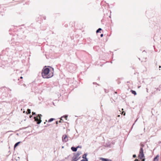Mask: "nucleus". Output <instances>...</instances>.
I'll list each match as a JSON object with an SVG mask.
<instances>
[{
  "instance_id": "nucleus-1",
  "label": "nucleus",
  "mask_w": 161,
  "mask_h": 161,
  "mask_svg": "<svg viewBox=\"0 0 161 161\" xmlns=\"http://www.w3.org/2000/svg\"><path fill=\"white\" fill-rule=\"evenodd\" d=\"M50 69L48 68H47L45 66L43 69L42 72V75L44 78H49L52 77L53 76V72L49 74Z\"/></svg>"
},
{
  "instance_id": "nucleus-2",
  "label": "nucleus",
  "mask_w": 161,
  "mask_h": 161,
  "mask_svg": "<svg viewBox=\"0 0 161 161\" xmlns=\"http://www.w3.org/2000/svg\"><path fill=\"white\" fill-rule=\"evenodd\" d=\"M81 152L80 151H78L76 154L74 153V156L73 157L71 161H77L81 158L80 155L81 154Z\"/></svg>"
},
{
  "instance_id": "nucleus-3",
  "label": "nucleus",
  "mask_w": 161,
  "mask_h": 161,
  "mask_svg": "<svg viewBox=\"0 0 161 161\" xmlns=\"http://www.w3.org/2000/svg\"><path fill=\"white\" fill-rule=\"evenodd\" d=\"M41 116H42L41 114H39L37 116H34V117L35 121L38 124H40L42 122L41 120Z\"/></svg>"
},
{
  "instance_id": "nucleus-4",
  "label": "nucleus",
  "mask_w": 161,
  "mask_h": 161,
  "mask_svg": "<svg viewBox=\"0 0 161 161\" xmlns=\"http://www.w3.org/2000/svg\"><path fill=\"white\" fill-rule=\"evenodd\" d=\"M68 140L67 136L66 135H64L62 137V141L64 142H66Z\"/></svg>"
},
{
  "instance_id": "nucleus-5",
  "label": "nucleus",
  "mask_w": 161,
  "mask_h": 161,
  "mask_svg": "<svg viewBox=\"0 0 161 161\" xmlns=\"http://www.w3.org/2000/svg\"><path fill=\"white\" fill-rule=\"evenodd\" d=\"M78 148L79 147H71V149L73 152H76Z\"/></svg>"
},
{
  "instance_id": "nucleus-6",
  "label": "nucleus",
  "mask_w": 161,
  "mask_h": 161,
  "mask_svg": "<svg viewBox=\"0 0 161 161\" xmlns=\"http://www.w3.org/2000/svg\"><path fill=\"white\" fill-rule=\"evenodd\" d=\"M139 156L141 159H142V158L144 157L143 153H140V152H139Z\"/></svg>"
},
{
  "instance_id": "nucleus-7",
  "label": "nucleus",
  "mask_w": 161,
  "mask_h": 161,
  "mask_svg": "<svg viewBox=\"0 0 161 161\" xmlns=\"http://www.w3.org/2000/svg\"><path fill=\"white\" fill-rule=\"evenodd\" d=\"M159 157V155H157L156 156L153 158V161H158Z\"/></svg>"
},
{
  "instance_id": "nucleus-8",
  "label": "nucleus",
  "mask_w": 161,
  "mask_h": 161,
  "mask_svg": "<svg viewBox=\"0 0 161 161\" xmlns=\"http://www.w3.org/2000/svg\"><path fill=\"white\" fill-rule=\"evenodd\" d=\"M101 159L103 161H112L111 159H108V158H101Z\"/></svg>"
},
{
  "instance_id": "nucleus-9",
  "label": "nucleus",
  "mask_w": 161,
  "mask_h": 161,
  "mask_svg": "<svg viewBox=\"0 0 161 161\" xmlns=\"http://www.w3.org/2000/svg\"><path fill=\"white\" fill-rule=\"evenodd\" d=\"M20 143V142H19L17 143H16L14 146V149H15V148L17 147L19 144Z\"/></svg>"
},
{
  "instance_id": "nucleus-10",
  "label": "nucleus",
  "mask_w": 161,
  "mask_h": 161,
  "mask_svg": "<svg viewBox=\"0 0 161 161\" xmlns=\"http://www.w3.org/2000/svg\"><path fill=\"white\" fill-rule=\"evenodd\" d=\"M87 155V153H85L84 154L83 156H82V158H84V159H85V158H86V156Z\"/></svg>"
},
{
  "instance_id": "nucleus-11",
  "label": "nucleus",
  "mask_w": 161,
  "mask_h": 161,
  "mask_svg": "<svg viewBox=\"0 0 161 161\" xmlns=\"http://www.w3.org/2000/svg\"><path fill=\"white\" fill-rule=\"evenodd\" d=\"M131 92L133 94H134V95H136V92L134 90H131Z\"/></svg>"
},
{
  "instance_id": "nucleus-12",
  "label": "nucleus",
  "mask_w": 161,
  "mask_h": 161,
  "mask_svg": "<svg viewBox=\"0 0 161 161\" xmlns=\"http://www.w3.org/2000/svg\"><path fill=\"white\" fill-rule=\"evenodd\" d=\"M120 112V114L121 115H125V111H119Z\"/></svg>"
},
{
  "instance_id": "nucleus-13",
  "label": "nucleus",
  "mask_w": 161,
  "mask_h": 161,
  "mask_svg": "<svg viewBox=\"0 0 161 161\" xmlns=\"http://www.w3.org/2000/svg\"><path fill=\"white\" fill-rule=\"evenodd\" d=\"M67 117H68V115H65L62 117V118H64L66 119H67Z\"/></svg>"
},
{
  "instance_id": "nucleus-14",
  "label": "nucleus",
  "mask_w": 161,
  "mask_h": 161,
  "mask_svg": "<svg viewBox=\"0 0 161 161\" xmlns=\"http://www.w3.org/2000/svg\"><path fill=\"white\" fill-rule=\"evenodd\" d=\"M54 119L53 118H51L48 121V122H50L52 121H53L54 120Z\"/></svg>"
},
{
  "instance_id": "nucleus-15",
  "label": "nucleus",
  "mask_w": 161,
  "mask_h": 161,
  "mask_svg": "<svg viewBox=\"0 0 161 161\" xmlns=\"http://www.w3.org/2000/svg\"><path fill=\"white\" fill-rule=\"evenodd\" d=\"M102 30V29L101 28H99L98 29H97V31H96V33H98L100 31H101Z\"/></svg>"
},
{
  "instance_id": "nucleus-16",
  "label": "nucleus",
  "mask_w": 161,
  "mask_h": 161,
  "mask_svg": "<svg viewBox=\"0 0 161 161\" xmlns=\"http://www.w3.org/2000/svg\"><path fill=\"white\" fill-rule=\"evenodd\" d=\"M140 153H143V149L142 147H141L140 149Z\"/></svg>"
},
{
  "instance_id": "nucleus-17",
  "label": "nucleus",
  "mask_w": 161,
  "mask_h": 161,
  "mask_svg": "<svg viewBox=\"0 0 161 161\" xmlns=\"http://www.w3.org/2000/svg\"><path fill=\"white\" fill-rule=\"evenodd\" d=\"M15 159L16 161L19 160V156L17 157L16 156L15 157Z\"/></svg>"
},
{
  "instance_id": "nucleus-18",
  "label": "nucleus",
  "mask_w": 161,
  "mask_h": 161,
  "mask_svg": "<svg viewBox=\"0 0 161 161\" xmlns=\"http://www.w3.org/2000/svg\"><path fill=\"white\" fill-rule=\"evenodd\" d=\"M25 112L27 114H30L31 113V111H23L24 113H25Z\"/></svg>"
},
{
  "instance_id": "nucleus-19",
  "label": "nucleus",
  "mask_w": 161,
  "mask_h": 161,
  "mask_svg": "<svg viewBox=\"0 0 161 161\" xmlns=\"http://www.w3.org/2000/svg\"><path fill=\"white\" fill-rule=\"evenodd\" d=\"M62 118H62V117L61 118L60 120L59 121V123L62 122V120L63 121V120L62 119Z\"/></svg>"
},
{
  "instance_id": "nucleus-20",
  "label": "nucleus",
  "mask_w": 161,
  "mask_h": 161,
  "mask_svg": "<svg viewBox=\"0 0 161 161\" xmlns=\"http://www.w3.org/2000/svg\"><path fill=\"white\" fill-rule=\"evenodd\" d=\"M133 158H136V155H135V154H134V155H133Z\"/></svg>"
},
{
  "instance_id": "nucleus-21",
  "label": "nucleus",
  "mask_w": 161,
  "mask_h": 161,
  "mask_svg": "<svg viewBox=\"0 0 161 161\" xmlns=\"http://www.w3.org/2000/svg\"><path fill=\"white\" fill-rule=\"evenodd\" d=\"M32 114L33 115H35L36 114V113L35 112H34L33 111L32 113Z\"/></svg>"
},
{
  "instance_id": "nucleus-22",
  "label": "nucleus",
  "mask_w": 161,
  "mask_h": 161,
  "mask_svg": "<svg viewBox=\"0 0 161 161\" xmlns=\"http://www.w3.org/2000/svg\"><path fill=\"white\" fill-rule=\"evenodd\" d=\"M84 160H85V161H88V159H87V158H85L84 159Z\"/></svg>"
},
{
  "instance_id": "nucleus-23",
  "label": "nucleus",
  "mask_w": 161,
  "mask_h": 161,
  "mask_svg": "<svg viewBox=\"0 0 161 161\" xmlns=\"http://www.w3.org/2000/svg\"><path fill=\"white\" fill-rule=\"evenodd\" d=\"M103 34H101V35H100V36H101V37H102L103 36Z\"/></svg>"
},
{
  "instance_id": "nucleus-24",
  "label": "nucleus",
  "mask_w": 161,
  "mask_h": 161,
  "mask_svg": "<svg viewBox=\"0 0 161 161\" xmlns=\"http://www.w3.org/2000/svg\"><path fill=\"white\" fill-rule=\"evenodd\" d=\"M32 115L30 114L29 116V117L30 118H31L32 117Z\"/></svg>"
},
{
  "instance_id": "nucleus-25",
  "label": "nucleus",
  "mask_w": 161,
  "mask_h": 161,
  "mask_svg": "<svg viewBox=\"0 0 161 161\" xmlns=\"http://www.w3.org/2000/svg\"><path fill=\"white\" fill-rule=\"evenodd\" d=\"M27 111H31V109H29V108H28Z\"/></svg>"
},
{
  "instance_id": "nucleus-26",
  "label": "nucleus",
  "mask_w": 161,
  "mask_h": 161,
  "mask_svg": "<svg viewBox=\"0 0 161 161\" xmlns=\"http://www.w3.org/2000/svg\"><path fill=\"white\" fill-rule=\"evenodd\" d=\"M135 161H139L138 159H136L135 160Z\"/></svg>"
},
{
  "instance_id": "nucleus-27",
  "label": "nucleus",
  "mask_w": 161,
  "mask_h": 161,
  "mask_svg": "<svg viewBox=\"0 0 161 161\" xmlns=\"http://www.w3.org/2000/svg\"><path fill=\"white\" fill-rule=\"evenodd\" d=\"M58 121H56V124L57 125L58 124Z\"/></svg>"
},
{
  "instance_id": "nucleus-28",
  "label": "nucleus",
  "mask_w": 161,
  "mask_h": 161,
  "mask_svg": "<svg viewBox=\"0 0 161 161\" xmlns=\"http://www.w3.org/2000/svg\"><path fill=\"white\" fill-rule=\"evenodd\" d=\"M81 161H85L84 159L83 158V159L81 160Z\"/></svg>"
},
{
  "instance_id": "nucleus-29",
  "label": "nucleus",
  "mask_w": 161,
  "mask_h": 161,
  "mask_svg": "<svg viewBox=\"0 0 161 161\" xmlns=\"http://www.w3.org/2000/svg\"><path fill=\"white\" fill-rule=\"evenodd\" d=\"M145 158H143V159H142V161H145Z\"/></svg>"
},
{
  "instance_id": "nucleus-30",
  "label": "nucleus",
  "mask_w": 161,
  "mask_h": 161,
  "mask_svg": "<svg viewBox=\"0 0 161 161\" xmlns=\"http://www.w3.org/2000/svg\"><path fill=\"white\" fill-rule=\"evenodd\" d=\"M78 147H79V148H81V146H78Z\"/></svg>"
},
{
  "instance_id": "nucleus-31",
  "label": "nucleus",
  "mask_w": 161,
  "mask_h": 161,
  "mask_svg": "<svg viewBox=\"0 0 161 161\" xmlns=\"http://www.w3.org/2000/svg\"><path fill=\"white\" fill-rule=\"evenodd\" d=\"M50 67L51 68H52V69H53V68H52V67Z\"/></svg>"
},
{
  "instance_id": "nucleus-32",
  "label": "nucleus",
  "mask_w": 161,
  "mask_h": 161,
  "mask_svg": "<svg viewBox=\"0 0 161 161\" xmlns=\"http://www.w3.org/2000/svg\"><path fill=\"white\" fill-rule=\"evenodd\" d=\"M120 115H118L117 116H118V117H120Z\"/></svg>"
},
{
  "instance_id": "nucleus-33",
  "label": "nucleus",
  "mask_w": 161,
  "mask_h": 161,
  "mask_svg": "<svg viewBox=\"0 0 161 161\" xmlns=\"http://www.w3.org/2000/svg\"><path fill=\"white\" fill-rule=\"evenodd\" d=\"M159 68H161V66H159Z\"/></svg>"
},
{
  "instance_id": "nucleus-34",
  "label": "nucleus",
  "mask_w": 161,
  "mask_h": 161,
  "mask_svg": "<svg viewBox=\"0 0 161 161\" xmlns=\"http://www.w3.org/2000/svg\"><path fill=\"white\" fill-rule=\"evenodd\" d=\"M23 79V77L22 76H21V79Z\"/></svg>"
},
{
  "instance_id": "nucleus-35",
  "label": "nucleus",
  "mask_w": 161,
  "mask_h": 161,
  "mask_svg": "<svg viewBox=\"0 0 161 161\" xmlns=\"http://www.w3.org/2000/svg\"><path fill=\"white\" fill-rule=\"evenodd\" d=\"M93 84H96V82H93Z\"/></svg>"
},
{
  "instance_id": "nucleus-36",
  "label": "nucleus",
  "mask_w": 161,
  "mask_h": 161,
  "mask_svg": "<svg viewBox=\"0 0 161 161\" xmlns=\"http://www.w3.org/2000/svg\"><path fill=\"white\" fill-rule=\"evenodd\" d=\"M123 108H122V111H123Z\"/></svg>"
},
{
  "instance_id": "nucleus-37",
  "label": "nucleus",
  "mask_w": 161,
  "mask_h": 161,
  "mask_svg": "<svg viewBox=\"0 0 161 161\" xmlns=\"http://www.w3.org/2000/svg\"><path fill=\"white\" fill-rule=\"evenodd\" d=\"M22 108L21 109V111H22Z\"/></svg>"
},
{
  "instance_id": "nucleus-38",
  "label": "nucleus",
  "mask_w": 161,
  "mask_h": 161,
  "mask_svg": "<svg viewBox=\"0 0 161 161\" xmlns=\"http://www.w3.org/2000/svg\"><path fill=\"white\" fill-rule=\"evenodd\" d=\"M147 90H148L147 89Z\"/></svg>"
},
{
  "instance_id": "nucleus-39",
  "label": "nucleus",
  "mask_w": 161,
  "mask_h": 161,
  "mask_svg": "<svg viewBox=\"0 0 161 161\" xmlns=\"http://www.w3.org/2000/svg\"><path fill=\"white\" fill-rule=\"evenodd\" d=\"M53 105H54V103H53Z\"/></svg>"
},
{
  "instance_id": "nucleus-40",
  "label": "nucleus",
  "mask_w": 161,
  "mask_h": 161,
  "mask_svg": "<svg viewBox=\"0 0 161 161\" xmlns=\"http://www.w3.org/2000/svg\"><path fill=\"white\" fill-rule=\"evenodd\" d=\"M62 148H64V146H63V147H62Z\"/></svg>"
}]
</instances>
